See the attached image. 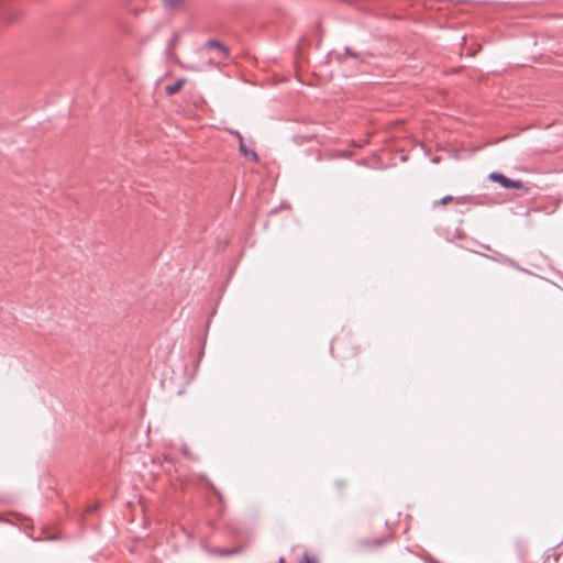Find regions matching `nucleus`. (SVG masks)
I'll use <instances>...</instances> for the list:
<instances>
[{
    "mask_svg": "<svg viewBox=\"0 0 563 563\" xmlns=\"http://www.w3.org/2000/svg\"><path fill=\"white\" fill-rule=\"evenodd\" d=\"M488 178L498 183L503 188L506 189H517L521 190L525 189V184L521 180H512L508 177H506L504 174L493 172L488 175Z\"/></svg>",
    "mask_w": 563,
    "mask_h": 563,
    "instance_id": "obj_1",
    "label": "nucleus"
},
{
    "mask_svg": "<svg viewBox=\"0 0 563 563\" xmlns=\"http://www.w3.org/2000/svg\"><path fill=\"white\" fill-rule=\"evenodd\" d=\"M205 49L213 52V57L222 60L228 57V48L219 41H209L206 43Z\"/></svg>",
    "mask_w": 563,
    "mask_h": 563,
    "instance_id": "obj_2",
    "label": "nucleus"
},
{
    "mask_svg": "<svg viewBox=\"0 0 563 563\" xmlns=\"http://www.w3.org/2000/svg\"><path fill=\"white\" fill-rule=\"evenodd\" d=\"M386 541H387V539H385V538L362 539V540H358L356 544H357L358 549L369 550V549L382 547Z\"/></svg>",
    "mask_w": 563,
    "mask_h": 563,
    "instance_id": "obj_3",
    "label": "nucleus"
},
{
    "mask_svg": "<svg viewBox=\"0 0 563 563\" xmlns=\"http://www.w3.org/2000/svg\"><path fill=\"white\" fill-rule=\"evenodd\" d=\"M184 84H185V80L179 79L175 84L168 85L165 88L167 96H173V95L177 93L183 88Z\"/></svg>",
    "mask_w": 563,
    "mask_h": 563,
    "instance_id": "obj_4",
    "label": "nucleus"
},
{
    "mask_svg": "<svg viewBox=\"0 0 563 563\" xmlns=\"http://www.w3.org/2000/svg\"><path fill=\"white\" fill-rule=\"evenodd\" d=\"M238 137L240 140V151L244 156H251L253 161H257V155L255 152L250 151L245 144L243 143L242 136L240 133H238Z\"/></svg>",
    "mask_w": 563,
    "mask_h": 563,
    "instance_id": "obj_5",
    "label": "nucleus"
},
{
    "mask_svg": "<svg viewBox=\"0 0 563 563\" xmlns=\"http://www.w3.org/2000/svg\"><path fill=\"white\" fill-rule=\"evenodd\" d=\"M240 549H222V548H216L212 550L213 553L219 555H232L239 553Z\"/></svg>",
    "mask_w": 563,
    "mask_h": 563,
    "instance_id": "obj_6",
    "label": "nucleus"
},
{
    "mask_svg": "<svg viewBox=\"0 0 563 563\" xmlns=\"http://www.w3.org/2000/svg\"><path fill=\"white\" fill-rule=\"evenodd\" d=\"M164 5L168 9H175L184 3V0H162Z\"/></svg>",
    "mask_w": 563,
    "mask_h": 563,
    "instance_id": "obj_7",
    "label": "nucleus"
},
{
    "mask_svg": "<svg viewBox=\"0 0 563 563\" xmlns=\"http://www.w3.org/2000/svg\"><path fill=\"white\" fill-rule=\"evenodd\" d=\"M454 198L452 196H445L439 201H434L433 207L435 208L439 205H448L449 202L453 201Z\"/></svg>",
    "mask_w": 563,
    "mask_h": 563,
    "instance_id": "obj_8",
    "label": "nucleus"
},
{
    "mask_svg": "<svg viewBox=\"0 0 563 563\" xmlns=\"http://www.w3.org/2000/svg\"><path fill=\"white\" fill-rule=\"evenodd\" d=\"M210 489L213 492V494L219 498V500L221 501L222 500V495L220 493V490L212 484V483H208Z\"/></svg>",
    "mask_w": 563,
    "mask_h": 563,
    "instance_id": "obj_9",
    "label": "nucleus"
},
{
    "mask_svg": "<svg viewBox=\"0 0 563 563\" xmlns=\"http://www.w3.org/2000/svg\"><path fill=\"white\" fill-rule=\"evenodd\" d=\"M300 563H316L311 558H309L308 555H305L302 558V560L300 561Z\"/></svg>",
    "mask_w": 563,
    "mask_h": 563,
    "instance_id": "obj_10",
    "label": "nucleus"
},
{
    "mask_svg": "<svg viewBox=\"0 0 563 563\" xmlns=\"http://www.w3.org/2000/svg\"><path fill=\"white\" fill-rule=\"evenodd\" d=\"M346 54H350L351 56H354V54L351 53L349 48L346 49Z\"/></svg>",
    "mask_w": 563,
    "mask_h": 563,
    "instance_id": "obj_11",
    "label": "nucleus"
},
{
    "mask_svg": "<svg viewBox=\"0 0 563 563\" xmlns=\"http://www.w3.org/2000/svg\"><path fill=\"white\" fill-rule=\"evenodd\" d=\"M279 563H285L284 558H280V559H279Z\"/></svg>",
    "mask_w": 563,
    "mask_h": 563,
    "instance_id": "obj_12",
    "label": "nucleus"
}]
</instances>
